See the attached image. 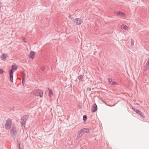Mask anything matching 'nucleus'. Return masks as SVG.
Returning <instances> with one entry per match:
<instances>
[{
	"instance_id": "nucleus-6",
	"label": "nucleus",
	"mask_w": 149,
	"mask_h": 149,
	"mask_svg": "<svg viewBox=\"0 0 149 149\" xmlns=\"http://www.w3.org/2000/svg\"><path fill=\"white\" fill-rule=\"evenodd\" d=\"M83 22L82 20L80 19L77 18L74 20L73 24L74 25H79Z\"/></svg>"
},
{
	"instance_id": "nucleus-1",
	"label": "nucleus",
	"mask_w": 149,
	"mask_h": 149,
	"mask_svg": "<svg viewBox=\"0 0 149 149\" xmlns=\"http://www.w3.org/2000/svg\"><path fill=\"white\" fill-rule=\"evenodd\" d=\"M89 130L87 129L84 128L79 131L77 135L76 139H80L82 136L85 133H89Z\"/></svg>"
},
{
	"instance_id": "nucleus-16",
	"label": "nucleus",
	"mask_w": 149,
	"mask_h": 149,
	"mask_svg": "<svg viewBox=\"0 0 149 149\" xmlns=\"http://www.w3.org/2000/svg\"><path fill=\"white\" fill-rule=\"evenodd\" d=\"M17 68V67L16 65H13L12 67V70H16Z\"/></svg>"
},
{
	"instance_id": "nucleus-4",
	"label": "nucleus",
	"mask_w": 149,
	"mask_h": 149,
	"mask_svg": "<svg viewBox=\"0 0 149 149\" xmlns=\"http://www.w3.org/2000/svg\"><path fill=\"white\" fill-rule=\"evenodd\" d=\"M29 117V115H26L23 116L21 118V123L23 126L25 127V123Z\"/></svg>"
},
{
	"instance_id": "nucleus-27",
	"label": "nucleus",
	"mask_w": 149,
	"mask_h": 149,
	"mask_svg": "<svg viewBox=\"0 0 149 149\" xmlns=\"http://www.w3.org/2000/svg\"><path fill=\"white\" fill-rule=\"evenodd\" d=\"M23 74H24V76H25V74H24V72H23Z\"/></svg>"
},
{
	"instance_id": "nucleus-3",
	"label": "nucleus",
	"mask_w": 149,
	"mask_h": 149,
	"mask_svg": "<svg viewBox=\"0 0 149 149\" xmlns=\"http://www.w3.org/2000/svg\"><path fill=\"white\" fill-rule=\"evenodd\" d=\"M17 131L15 127H13L10 130V134L12 137L14 139H15L16 137L17 134Z\"/></svg>"
},
{
	"instance_id": "nucleus-18",
	"label": "nucleus",
	"mask_w": 149,
	"mask_h": 149,
	"mask_svg": "<svg viewBox=\"0 0 149 149\" xmlns=\"http://www.w3.org/2000/svg\"><path fill=\"white\" fill-rule=\"evenodd\" d=\"M100 100L103 103H104L106 105L108 106V105L107 104L105 101L103 100L102 98L100 99Z\"/></svg>"
},
{
	"instance_id": "nucleus-25",
	"label": "nucleus",
	"mask_w": 149,
	"mask_h": 149,
	"mask_svg": "<svg viewBox=\"0 0 149 149\" xmlns=\"http://www.w3.org/2000/svg\"><path fill=\"white\" fill-rule=\"evenodd\" d=\"M3 70L0 69V74H2L3 73Z\"/></svg>"
},
{
	"instance_id": "nucleus-2",
	"label": "nucleus",
	"mask_w": 149,
	"mask_h": 149,
	"mask_svg": "<svg viewBox=\"0 0 149 149\" xmlns=\"http://www.w3.org/2000/svg\"><path fill=\"white\" fill-rule=\"evenodd\" d=\"M33 94L36 96L42 97L43 95V91L39 89H37L34 91Z\"/></svg>"
},
{
	"instance_id": "nucleus-15",
	"label": "nucleus",
	"mask_w": 149,
	"mask_h": 149,
	"mask_svg": "<svg viewBox=\"0 0 149 149\" xmlns=\"http://www.w3.org/2000/svg\"><path fill=\"white\" fill-rule=\"evenodd\" d=\"M109 81L110 84L112 85H115L116 84V83L114 82V81H112V79H109Z\"/></svg>"
},
{
	"instance_id": "nucleus-28",
	"label": "nucleus",
	"mask_w": 149,
	"mask_h": 149,
	"mask_svg": "<svg viewBox=\"0 0 149 149\" xmlns=\"http://www.w3.org/2000/svg\"><path fill=\"white\" fill-rule=\"evenodd\" d=\"M91 90V88H90V89H89V91H90Z\"/></svg>"
},
{
	"instance_id": "nucleus-14",
	"label": "nucleus",
	"mask_w": 149,
	"mask_h": 149,
	"mask_svg": "<svg viewBox=\"0 0 149 149\" xmlns=\"http://www.w3.org/2000/svg\"><path fill=\"white\" fill-rule=\"evenodd\" d=\"M121 28L122 29H124L125 30H128V28L127 26L124 24H123L121 26Z\"/></svg>"
},
{
	"instance_id": "nucleus-24",
	"label": "nucleus",
	"mask_w": 149,
	"mask_h": 149,
	"mask_svg": "<svg viewBox=\"0 0 149 149\" xmlns=\"http://www.w3.org/2000/svg\"><path fill=\"white\" fill-rule=\"evenodd\" d=\"M24 79H25V77H23L22 78V83L23 84H23L24 83Z\"/></svg>"
},
{
	"instance_id": "nucleus-26",
	"label": "nucleus",
	"mask_w": 149,
	"mask_h": 149,
	"mask_svg": "<svg viewBox=\"0 0 149 149\" xmlns=\"http://www.w3.org/2000/svg\"><path fill=\"white\" fill-rule=\"evenodd\" d=\"M69 17L71 19H72V17H71V16H69Z\"/></svg>"
},
{
	"instance_id": "nucleus-9",
	"label": "nucleus",
	"mask_w": 149,
	"mask_h": 149,
	"mask_svg": "<svg viewBox=\"0 0 149 149\" xmlns=\"http://www.w3.org/2000/svg\"><path fill=\"white\" fill-rule=\"evenodd\" d=\"M97 110V107L96 104H95L93 105V106L91 108V111L93 112H95Z\"/></svg>"
},
{
	"instance_id": "nucleus-20",
	"label": "nucleus",
	"mask_w": 149,
	"mask_h": 149,
	"mask_svg": "<svg viewBox=\"0 0 149 149\" xmlns=\"http://www.w3.org/2000/svg\"><path fill=\"white\" fill-rule=\"evenodd\" d=\"M134 41L133 39L131 40V45L132 46H133L134 45Z\"/></svg>"
},
{
	"instance_id": "nucleus-8",
	"label": "nucleus",
	"mask_w": 149,
	"mask_h": 149,
	"mask_svg": "<svg viewBox=\"0 0 149 149\" xmlns=\"http://www.w3.org/2000/svg\"><path fill=\"white\" fill-rule=\"evenodd\" d=\"M9 74H10V81L11 82H13V72L12 70H11L10 71Z\"/></svg>"
},
{
	"instance_id": "nucleus-5",
	"label": "nucleus",
	"mask_w": 149,
	"mask_h": 149,
	"mask_svg": "<svg viewBox=\"0 0 149 149\" xmlns=\"http://www.w3.org/2000/svg\"><path fill=\"white\" fill-rule=\"evenodd\" d=\"M12 122V121L10 119H8L6 120L5 125V127L7 130H9L10 129Z\"/></svg>"
},
{
	"instance_id": "nucleus-7",
	"label": "nucleus",
	"mask_w": 149,
	"mask_h": 149,
	"mask_svg": "<svg viewBox=\"0 0 149 149\" xmlns=\"http://www.w3.org/2000/svg\"><path fill=\"white\" fill-rule=\"evenodd\" d=\"M132 109L135 112H136L137 113H138L139 115H140V116L141 117L143 118H144L145 117V116L143 115V113L140 111H139V110H138V109H135L132 108Z\"/></svg>"
},
{
	"instance_id": "nucleus-11",
	"label": "nucleus",
	"mask_w": 149,
	"mask_h": 149,
	"mask_svg": "<svg viewBox=\"0 0 149 149\" xmlns=\"http://www.w3.org/2000/svg\"><path fill=\"white\" fill-rule=\"evenodd\" d=\"M78 79L80 81H84V78L83 77V75H80L78 77Z\"/></svg>"
},
{
	"instance_id": "nucleus-22",
	"label": "nucleus",
	"mask_w": 149,
	"mask_h": 149,
	"mask_svg": "<svg viewBox=\"0 0 149 149\" xmlns=\"http://www.w3.org/2000/svg\"><path fill=\"white\" fill-rule=\"evenodd\" d=\"M87 116L86 115H84L83 116V119L84 121H86V120Z\"/></svg>"
},
{
	"instance_id": "nucleus-10",
	"label": "nucleus",
	"mask_w": 149,
	"mask_h": 149,
	"mask_svg": "<svg viewBox=\"0 0 149 149\" xmlns=\"http://www.w3.org/2000/svg\"><path fill=\"white\" fill-rule=\"evenodd\" d=\"M35 54L36 53L34 52L31 51L29 55V57L32 59L34 57L33 56H34Z\"/></svg>"
},
{
	"instance_id": "nucleus-23",
	"label": "nucleus",
	"mask_w": 149,
	"mask_h": 149,
	"mask_svg": "<svg viewBox=\"0 0 149 149\" xmlns=\"http://www.w3.org/2000/svg\"><path fill=\"white\" fill-rule=\"evenodd\" d=\"M45 69V67L44 66H43L41 68V71H44V70Z\"/></svg>"
},
{
	"instance_id": "nucleus-17",
	"label": "nucleus",
	"mask_w": 149,
	"mask_h": 149,
	"mask_svg": "<svg viewBox=\"0 0 149 149\" xmlns=\"http://www.w3.org/2000/svg\"><path fill=\"white\" fill-rule=\"evenodd\" d=\"M149 68V67L148 66H146V65H145V66L143 70L144 71H146L148 68Z\"/></svg>"
},
{
	"instance_id": "nucleus-29",
	"label": "nucleus",
	"mask_w": 149,
	"mask_h": 149,
	"mask_svg": "<svg viewBox=\"0 0 149 149\" xmlns=\"http://www.w3.org/2000/svg\"><path fill=\"white\" fill-rule=\"evenodd\" d=\"M19 149H20L19 148Z\"/></svg>"
},
{
	"instance_id": "nucleus-12",
	"label": "nucleus",
	"mask_w": 149,
	"mask_h": 149,
	"mask_svg": "<svg viewBox=\"0 0 149 149\" xmlns=\"http://www.w3.org/2000/svg\"><path fill=\"white\" fill-rule=\"evenodd\" d=\"M116 13L117 15H118L123 16H125V14L122 12H121L120 11L116 12Z\"/></svg>"
},
{
	"instance_id": "nucleus-13",
	"label": "nucleus",
	"mask_w": 149,
	"mask_h": 149,
	"mask_svg": "<svg viewBox=\"0 0 149 149\" xmlns=\"http://www.w3.org/2000/svg\"><path fill=\"white\" fill-rule=\"evenodd\" d=\"M7 55L6 54H3L1 55V58L2 60H4L7 58Z\"/></svg>"
},
{
	"instance_id": "nucleus-19",
	"label": "nucleus",
	"mask_w": 149,
	"mask_h": 149,
	"mask_svg": "<svg viewBox=\"0 0 149 149\" xmlns=\"http://www.w3.org/2000/svg\"><path fill=\"white\" fill-rule=\"evenodd\" d=\"M53 94V92L52 91L49 90V95L50 96H51V95Z\"/></svg>"
},
{
	"instance_id": "nucleus-21",
	"label": "nucleus",
	"mask_w": 149,
	"mask_h": 149,
	"mask_svg": "<svg viewBox=\"0 0 149 149\" xmlns=\"http://www.w3.org/2000/svg\"><path fill=\"white\" fill-rule=\"evenodd\" d=\"M146 65L147 66H148L149 67V58H148L147 62L146 63Z\"/></svg>"
}]
</instances>
